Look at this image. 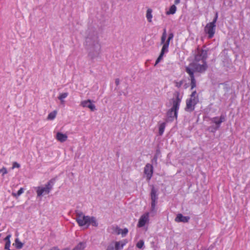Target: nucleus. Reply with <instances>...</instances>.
I'll use <instances>...</instances> for the list:
<instances>
[{"label":"nucleus","instance_id":"obj_2","mask_svg":"<svg viewBox=\"0 0 250 250\" xmlns=\"http://www.w3.org/2000/svg\"><path fill=\"white\" fill-rule=\"evenodd\" d=\"M174 95L175 98L172 99V106L167 112V121L172 122L174 119L177 118L182 98L180 97V92L178 91L175 92Z\"/></svg>","mask_w":250,"mask_h":250},{"label":"nucleus","instance_id":"obj_17","mask_svg":"<svg viewBox=\"0 0 250 250\" xmlns=\"http://www.w3.org/2000/svg\"><path fill=\"white\" fill-rule=\"evenodd\" d=\"M201 57H202V61L203 62H206V60L208 58V51L207 50L202 49L200 54H199Z\"/></svg>","mask_w":250,"mask_h":250},{"label":"nucleus","instance_id":"obj_11","mask_svg":"<svg viewBox=\"0 0 250 250\" xmlns=\"http://www.w3.org/2000/svg\"><path fill=\"white\" fill-rule=\"evenodd\" d=\"M190 220L189 216H183L181 213H178L176 217L175 218V221L176 222H183V223H188Z\"/></svg>","mask_w":250,"mask_h":250},{"label":"nucleus","instance_id":"obj_29","mask_svg":"<svg viewBox=\"0 0 250 250\" xmlns=\"http://www.w3.org/2000/svg\"><path fill=\"white\" fill-rule=\"evenodd\" d=\"M144 246V241L143 240H140L136 244V247L138 249H142Z\"/></svg>","mask_w":250,"mask_h":250},{"label":"nucleus","instance_id":"obj_23","mask_svg":"<svg viewBox=\"0 0 250 250\" xmlns=\"http://www.w3.org/2000/svg\"><path fill=\"white\" fill-rule=\"evenodd\" d=\"M15 245V247L17 249H21L23 247V243H21L18 238H16L15 240V243L13 244Z\"/></svg>","mask_w":250,"mask_h":250},{"label":"nucleus","instance_id":"obj_41","mask_svg":"<svg viewBox=\"0 0 250 250\" xmlns=\"http://www.w3.org/2000/svg\"><path fill=\"white\" fill-rule=\"evenodd\" d=\"M180 0H174V3L175 4H178L180 3Z\"/></svg>","mask_w":250,"mask_h":250},{"label":"nucleus","instance_id":"obj_36","mask_svg":"<svg viewBox=\"0 0 250 250\" xmlns=\"http://www.w3.org/2000/svg\"><path fill=\"white\" fill-rule=\"evenodd\" d=\"M194 60L196 62H198L202 60V57L199 54H197L195 56Z\"/></svg>","mask_w":250,"mask_h":250},{"label":"nucleus","instance_id":"obj_1","mask_svg":"<svg viewBox=\"0 0 250 250\" xmlns=\"http://www.w3.org/2000/svg\"><path fill=\"white\" fill-rule=\"evenodd\" d=\"M202 64H200L197 62H192L189 64L188 66H186V72L188 74L190 78V86L191 89H193L196 86V82L194 77V72H198L199 73L205 72L208 66L207 62H203Z\"/></svg>","mask_w":250,"mask_h":250},{"label":"nucleus","instance_id":"obj_14","mask_svg":"<svg viewBox=\"0 0 250 250\" xmlns=\"http://www.w3.org/2000/svg\"><path fill=\"white\" fill-rule=\"evenodd\" d=\"M56 139L60 142L63 143L67 140V136L65 134L58 132L56 135Z\"/></svg>","mask_w":250,"mask_h":250},{"label":"nucleus","instance_id":"obj_25","mask_svg":"<svg viewBox=\"0 0 250 250\" xmlns=\"http://www.w3.org/2000/svg\"><path fill=\"white\" fill-rule=\"evenodd\" d=\"M68 94L67 92H64L61 94L58 97V99L61 101L62 103L64 102L63 99L66 98Z\"/></svg>","mask_w":250,"mask_h":250},{"label":"nucleus","instance_id":"obj_4","mask_svg":"<svg viewBox=\"0 0 250 250\" xmlns=\"http://www.w3.org/2000/svg\"><path fill=\"white\" fill-rule=\"evenodd\" d=\"M199 103V97L196 91L194 90L190 95V97L186 100V106L185 110L187 112H191L194 110L195 105Z\"/></svg>","mask_w":250,"mask_h":250},{"label":"nucleus","instance_id":"obj_5","mask_svg":"<svg viewBox=\"0 0 250 250\" xmlns=\"http://www.w3.org/2000/svg\"><path fill=\"white\" fill-rule=\"evenodd\" d=\"M55 182V179L50 180L44 187H38L36 188L37 196L41 197L45 194H48L52 189Z\"/></svg>","mask_w":250,"mask_h":250},{"label":"nucleus","instance_id":"obj_27","mask_svg":"<svg viewBox=\"0 0 250 250\" xmlns=\"http://www.w3.org/2000/svg\"><path fill=\"white\" fill-rule=\"evenodd\" d=\"M124 244H122L121 246L120 242H114V247L115 250H120L123 249Z\"/></svg>","mask_w":250,"mask_h":250},{"label":"nucleus","instance_id":"obj_20","mask_svg":"<svg viewBox=\"0 0 250 250\" xmlns=\"http://www.w3.org/2000/svg\"><path fill=\"white\" fill-rule=\"evenodd\" d=\"M177 10V7L175 4L171 5L168 11L166 12L167 15H173L175 13Z\"/></svg>","mask_w":250,"mask_h":250},{"label":"nucleus","instance_id":"obj_33","mask_svg":"<svg viewBox=\"0 0 250 250\" xmlns=\"http://www.w3.org/2000/svg\"><path fill=\"white\" fill-rule=\"evenodd\" d=\"M184 81L183 80H181L179 82L175 81L174 83L175 84V86L177 88H180L183 84Z\"/></svg>","mask_w":250,"mask_h":250},{"label":"nucleus","instance_id":"obj_15","mask_svg":"<svg viewBox=\"0 0 250 250\" xmlns=\"http://www.w3.org/2000/svg\"><path fill=\"white\" fill-rule=\"evenodd\" d=\"M11 237V234H8L4 239V241H5V244L4 246V249L6 250H11L10 249V238Z\"/></svg>","mask_w":250,"mask_h":250},{"label":"nucleus","instance_id":"obj_34","mask_svg":"<svg viewBox=\"0 0 250 250\" xmlns=\"http://www.w3.org/2000/svg\"><path fill=\"white\" fill-rule=\"evenodd\" d=\"M174 37V34L173 33H170L168 34V38L166 41V42L169 43L170 40H172Z\"/></svg>","mask_w":250,"mask_h":250},{"label":"nucleus","instance_id":"obj_35","mask_svg":"<svg viewBox=\"0 0 250 250\" xmlns=\"http://www.w3.org/2000/svg\"><path fill=\"white\" fill-rule=\"evenodd\" d=\"M20 167V165L19 163H18L16 162H13L12 167V169H14L15 168H19Z\"/></svg>","mask_w":250,"mask_h":250},{"label":"nucleus","instance_id":"obj_21","mask_svg":"<svg viewBox=\"0 0 250 250\" xmlns=\"http://www.w3.org/2000/svg\"><path fill=\"white\" fill-rule=\"evenodd\" d=\"M163 47L161 51V53H162L164 55L165 53H167L168 51V47L169 43L168 42H165L164 44H163Z\"/></svg>","mask_w":250,"mask_h":250},{"label":"nucleus","instance_id":"obj_19","mask_svg":"<svg viewBox=\"0 0 250 250\" xmlns=\"http://www.w3.org/2000/svg\"><path fill=\"white\" fill-rule=\"evenodd\" d=\"M166 126V123L165 122L161 123L159 126V134L162 136L165 131V129Z\"/></svg>","mask_w":250,"mask_h":250},{"label":"nucleus","instance_id":"obj_7","mask_svg":"<svg viewBox=\"0 0 250 250\" xmlns=\"http://www.w3.org/2000/svg\"><path fill=\"white\" fill-rule=\"evenodd\" d=\"M218 18V13L215 12V16L213 21L207 24L205 27V32L208 34V38L211 39L214 35L215 32L216 22Z\"/></svg>","mask_w":250,"mask_h":250},{"label":"nucleus","instance_id":"obj_37","mask_svg":"<svg viewBox=\"0 0 250 250\" xmlns=\"http://www.w3.org/2000/svg\"><path fill=\"white\" fill-rule=\"evenodd\" d=\"M161 154V151L160 149H157L156 151V154L155 155H157V156H159Z\"/></svg>","mask_w":250,"mask_h":250},{"label":"nucleus","instance_id":"obj_24","mask_svg":"<svg viewBox=\"0 0 250 250\" xmlns=\"http://www.w3.org/2000/svg\"><path fill=\"white\" fill-rule=\"evenodd\" d=\"M166 38H167V32H166V29L165 28L164 29V31H163V33L162 34V36L161 39V44H164L166 42Z\"/></svg>","mask_w":250,"mask_h":250},{"label":"nucleus","instance_id":"obj_8","mask_svg":"<svg viewBox=\"0 0 250 250\" xmlns=\"http://www.w3.org/2000/svg\"><path fill=\"white\" fill-rule=\"evenodd\" d=\"M149 212H146L142 215L139 219L137 227L138 228H142L146 225V223L149 222Z\"/></svg>","mask_w":250,"mask_h":250},{"label":"nucleus","instance_id":"obj_9","mask_svg":"<svg viewBox=\"0 0 250 250\" xmlns=\"http://www.w3.org/2000/svg\"><path fill=\"white\" fill-rule=\"evenodd\" d=\"M144 173L146 176V179L149 181L153 173V167L152 165L147 164L144 167Z\"/></svg>","mask_w":250,"mask_h":250},{"label":"nucleus","instance_id":"obj_3","mask_svg":"<svg viewBox=\"0 0 250 250\" xmlns=\"http://www.w3.org/2000/svg\"><path fill=\"white\" fill-rule=\"evenodd\" d=\"M76 221L80 227H83L85 225L88 227L90 225L94 227L98 226L96 218L94 216H85L83 214V212L80 210H76Z\"/></svg>","mask_w":250,"mask_h":250},{"label":"nucleus","instance_id":"obj_32","mask_svg":"<svg viewBox=\"0 0 250 250\" xmlns=\"http://www.w3.org/2000/svg\"><path fill=\"white\" fill-rule=\"evenodd\" d=\"M163 56H164V54L160 53L159 57H158V58L157 59V60L156 61L155 63L154 64L155 66H156L162 60V59H163Z\"/></svg>","mask_w":250,"mask_h":250},{"label":"nucleus","instance_id":"obj_13","mask_svg":"<svg viewBox=\"0 0 250 250\" xmlns=\"http://www.w3.org/2000/svg\"><path fill=\"white\" fill-rule=\"evenodd\" d=\"M225 120V117L224 115H222L220 116L219 119L218 117H215L211 119V121L215 124L218 127H219L221 124L224 122Z\"/></svg>","mask_w":250,"mask_h":250},{"label":"nucleus","instance_id":"obj_31","mask_svg":"<svg viewBox=\"0 0 250 250\" xmlns=\"http://www.w3.org/2000/svg\"><path fill=\"white\" fill-rule=\"evenodd\" d=\"M7 173L8 171L7 168L5 167H3L2 168L0 169V174L1 173L2 176H4V175Z\"/></svg>","mask_w":250,"mask_h":250},{"label":"nucleus","instance_id":"obj_26","mask_svg":"<svg viewBox=\"0 0 250 250\" xmlns=\"http://www.w3.org/2000/svg\"><path fill=\"white\" fill-rule=\"evenodd\" d=\"M57 114V112L55 111L50 112L47 116V119L52 120L55 119Z\"/></svg>","mask_w":250,"mask_h":250},{"label":"nucleus","instance_id":"obj_16","mask_svg":"<svg viewBox=\"0 0 250 250\" xmlns=\"http://www.w3.org/2000/svg\"><path fill=\"white\" fill-rule=\"evenodd\" d=\"M116 232L117 234H122V236L124 237L126 236L128 232V230L127 228H125L124 229H121L118 227H116Z\"/></svg>","mask_w":250,"mask_h":250},{"label":"nucleus","instance_id":"obj_28","mask_svg":"<svg viewBox=\"0 0 250 250\" xmlns=\"http://www.w3.org/2000/svg\"><path fill=\"white\" fill-rule=\"evenodd\" d=\"M24 191V189L22 188H21L17 193H12V195L15 197H18L20 196Z\"/></svg>","mask_w":250,"mask_h":250},{"label":"nucleus","instance_id":"obj_22","mask_svg":"<svg viewBox=\"0 0 250 250\" xmlns=\"http://www.w3.org/2000/svg\"><path fill=\"white\" fill-rule=\"evenodd\" d=\"M85 247V243H79L72 250H83Z\"/></svg>","mask_w":250,"mask_h":250},{"label":"nucleus","instance_id":"obj_12","mask_svg":"<svg viewBox=\"0 0 250 250\" xmlns=\"http://www.w3.org/2000/svg\"><path fill=\"white\" fill-rule=\"evenodd\" d=\"M86 42L87 43H92L94 45L99 44L98 36L94 35L92 37L88 36L86 39Z\"/></svg>","mask_w":250,"mask_h":250},{"label":"nucleus","instance_id":"obj_6","mask_svg":"<svg viewBox=\"0 0 250 250\" xmlns=\"http://www.w3.org/2000/svg\"><path fill=\"white\" fill-rule=\"evenodd\" d=\"M151 191L150 193V196L151 199V212L155 214L156 212V205L158 203V189L156 188L154 185L150 186Z\"/></svg>","mask_w":250,"mask_h":250},{"label":"nucleus","instance_id":"obj_38","mask_svg":"<svg viewBox=\"0 0 250 250\" xmlns=\"http://www.w3.org/2000/svg\"><path fill=\"white\" fill-rule=\"evenodd\" d=\"M115 83L116 84V85H118L120 83V80L119 79H116L115 80Z\"/></svg>","mask_w":250,"mask_h":250},{"label":"nucleus","instance_id":"obj_30","mask_svg":"<svg viewBox=\"0 0 250 250\" xmlns=\"http://www.w3.org/2000/svg\"><path fill=\"white\" fill-rule=\"evenodd\" d=\"M106 250H115L114 247V242L110 243L106 247Z\"/></svg>","mask_w":250,"mask_h":250},{"label":"nucleus","instance_id":"obj_42","mask_svg":"<svg viewBox=\"0 0 250 250\" xmlns=\"http://www.w3.org/2000/svg\"><path fill=\"white\" fill-rule=\"evenodd\" d=\"M1 233H0V237H1Z\"/></svg>","mask_w":250,"mask_h":250},{"label":"nucleus","instance_id":"obj_10","mask_svg":"<svg viewBox=\"0 0 250 250\" xmlns=\"http://www.w3.org/2000/svg\"><path fill=\"white\" fill-rule=\"evenodd\" d=\"M93 101L91 100L83 101L81 103V105L83 107H88L91 111H94L96 109L95 105L92 104Z\"/></svg>","mask_w":250,"mask_h":250},{"label":"nucleus","instance_id":"obj_40","mask_svg":"<svg viewBox=\"0 0 250 250\" xmlns=\"http://www.w3.org/2000/svg\"><path fill=\"white\" fill-rule=\"evenodd\" d=\"M158 156H157V155H155L154 156L153 160L155 161V162H156L157 160V159H158Z\"/></svg>","mask_w":250,"mask_h":250},{"label":"nucleus","instance_id":"obj_39","mask_svg":"<svg viewBox=\"0 0 250 250\" xmlns=\"http://www.w3.org/2000/svg\"><path fill=\"white\" fill-rule=\"evenodd\" d=\"M49 250H60L57 247H54Z\"/></svg>","mask_w":250,"mask_h":250},{"label":"nucleus","instance_id":"obj_18","mask_svg":"<svg viewBox=\"0 0 250 250\" xmlns=\"http://www.w3.org/2000/svg\"><path fill=\"white\" fill-rule=\"evenodd\" d=\"M152 10L150 8L147 9L146 14V18L149 22H152Z\"/></svg>","mask_w":250,"mask_h":250}]
</instances>
